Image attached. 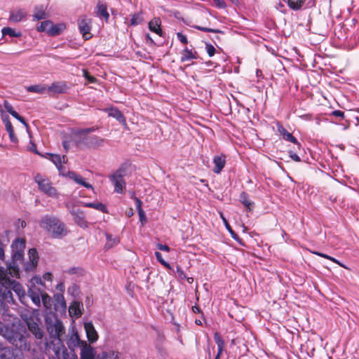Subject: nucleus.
<instances>
[{
  "instance_id": "nucleus-1",
  "label": "nucleus",
  "mask_w": 359,
  "mask_h": 359,
  "mask_svg": "<svg viewBox=\"0 0 359 359\" xmlns=\"http://www.w3.org/2000/svg\"><path fill=\"white\" fill-rule=\"evenodd\" d=\"M20 275L19 268L15 263L10 264L6 268L0 266V293L3 300L7 302H13L11 290L15 292L20 302L25 297V291L23 287L15 280H11L10 277L18 278Z\"/></svg>"
},
{
  "instance_id": "nucleus-2",
  "label": "nucleus",
  "mask_w": 359,
  "mask_h": 359,
  "mask_svg": "<svg viewBox=\"0 0 359 359\" xmlns=\"http://www.w3.org/2000/svg\"><path fill=\"white\" fill-rule=\"evenodd\" d=\"M39 226L54 238H62L67 233L65 224L53 215H46L43 217L39 221Z\"/></svg>"
},
{
  "instance_id": "nucleus-3",
  "label": "nucleus",
  "mask_w": 359,
  "mask_h": 359,
  "mask_svg": "<svg viewBox=\"0 0 359 359\" xmlns=\"http://www.w3.org/2000/svg\"><path fill=\"white\" fill-rule=\"evenodd\" d=\"M5 339L22 351L29 349V344L27 340L26 330L23 327L15 326V325H11Z\"/></svg>"
},
{
  "instance_id": "nucleus-4",
  "label": "nucleus",
  "mask_w": 359,
  "mask_h": 359,
  "mask_svg": "<svg viewBox=\"0 0 359 359\" xmlns=\"http://www.w3.org/2000/svg\"><path fill=\"white\" fill-rule=\"evenodd\" d=\"M47 331L50 337L60 341V337L65 333L62 323L55 315H48L45 318Z\"/></svg>"
},
{
  "instance_id": "nucleus-5",
  "label": "nucleus",
  "mask_w": 359,
  "mask_h": 359,
  "mask_svg": "<svg viewBox=\"0 0 359 359\" xmlns=\"http://www.w3.org/2000/svg\"><path fill=\"white\" fill-rule=\"evenodd\" d=\"M34 182L37 184L39 189L49 197L57 198L59 194L50 181L45 176L37 173L34 177Z\"/></svg>"
},
{
  "instance_id": "nucleus-6",
  "label": "nucleus",
  "mask_w": 359,
  "mask_h": 359,
  "mask_svg": "<svg viewBox=\"0 0 359 359\" xmlns=\"http://www.w3.org/2000/svg\"><path fill=\"white\" fill-rule=\"evenodd\" d=\"M125 170H118L109 178L114 185V191L118 194H123L126 190V182L123 180Z\"/></svg>"
},
{
  "instance_id": "nucleus-7",
  "label": "nucleus",
  "mask_w": 359,
  "mask_h": 359,
  "mask_svg": "<svg viewBox=\"0 0 359 359\" xmlns=\"http://www.w3.org/2000/svg\"><path fill=\"white\" fill-rule=\"evenodd\" d=\"M91 19L87 18H82L78 20L79 29L85 39H89L91 38L90 27Z\"/></svg>"
},
{
  "instance_id": "nucleus-8",
  "label": "nucleus",
  "mask_w": 359,
  "mask_h": 359,
  "mask_svg": "<svg viewBox=\"0 0 359 359\" xmlns=\"http://www.w3.org/2000/svg\"><path fill=\"white\" fill-rule=\"evenodd\" d=\"M29 261L24 264V269L26 271H29L35 269L37 266L39 256L38 252L35 248L29 249L28 252Z\"/></svg>"
},
{
  "instance_id": "nucleus-9",
  "label": "nucleus",
  "mask_w": 359,
  "mask_h": 359,
  "mask_svg": "<svg viewBox=\"0 0 359 359\" xmlns=\"http://www.w3.org/2000/svg\"><path fill=\"white\" fill-rule=\"evenodd\" d=\"M29 330L35 336L36 339H41L43 337V332L36 322L34 318H29L26 320Z\"/></svg>"
},
{
  "instance_id": "nucleus-10",
  "label": "nucleus",
  "mask_w": 359,
  "mask_h": 359,
  "mask_svg": "<svg viewBox=\"0 0 359 359\" xmlns=\"http://www.w3.org/2000/svg\"><path fill=\"white\" fill-rule=\"evenodd\" d=\"M43 291L36 287V285H29L28 290V296L32 302L38 307L41 306V297Z\"/></svg>"
},
{
  "instance_id": "nucleus-11",
  "label": "nucleus",
  "mask_w": 359,
  "mask_h": 359,
  "mask_svg": "<svg viewBox=\"0 0 359 359\" xmlns=\"http://www.w3.org/2000/svg\"><path fill=\"white\" fill-rule=\"evenodd\" d=\"M95 349L93 346L88 344L86 341H82L80 353L81 359H95Z\"/></svg>"
},
{
  "instance_id": "nucleus-12",
  "label": "nucleus",
  "mask_w": 359,
  "mask_h": 359,
  "mask_svg": "<svg viewBox=\"0 0 359 359\" xmlns=\"http://www.w3.org/2000/svg\"><path fill=\"white\" fill-rule=\"evenodd\" d=\"M1 105L2 109H4L5 112L9 113L12 116L21 122L27 129L28 128V124L26 123L24 118L20 116L19 114L14 110L12 104L8 100H5Z\"/></svg>"
},
{
  "instance_id": "nucleus-13",
  "label": "nucleus",
  "mask_w": 359,
  "mask_h": 359,
  "mask_svg": "<svg viewBox=\"0 0 359 359\" xmlns=\"http://www.w3.org/2000/svg\"><path fill=\"white\" fill-rule=\"evenodd\" d=\"M88 340L94 343L98 339V334L95 330L94 325L91 322H86L83 325Z\"/></svg>"
},
{
  "instance_id": "nucleus-14",
  "label": "nucleus",
  "mask_w": 359,
  "mask_h": 359,
  "mask_svg": "<svg viewBox=\"0 0 359 359\" xmlns=\"http://www.w3.org/2000/svg\"><path fill=\"white\" fill-rule=\"evenodd\" d=\"M84 144L92 148H97L103 145L104 140L96 135L86 136L84 140Z\"/></svg>"
},
{
  "instance_id": "nucleus-15",
  "label": "nucleus",
  "mask_w": 359,
  "mask_h": 359,
  "mask_svg": "<svg viewBox=\"0 0 359 359\" xmlns=\"http://www.w3.org/2000/svg\"><path fill=\"white\" fill-rule=\"evenodd\" d=\"M67 86L65 82H54L47 87V91L53 94H62L67 91Z\"/></svg>"
},
{
  "instance_id": "nucleus-16",
  "label": "nucleus",
  "mask_w": 359,
  "mask_h": 359,
  "mask_svg": "<svg viewBox=\"0 0 359 359\" xmlns=\"http://www.w3.org/2000/svg\"><path fill=\"white\" fill-rule=\"evenodd\" d=\"M67 177L74 181L76 184H80L87 189H93V187L86 182L85 180L79 174L73 171H67Z\"/></svg>"
},
{
  "instance_id": "nucleus-17",
  "label": "nucleus",
  "mask_w": 359,
  "mask_h": 359,
  "mask_svg": "<svg viewBox=\"0 0 359 359\" xmlns=\"http://www.w3.org/2000/svg\"><path fill=\"white\" fill-rule=\"evenodd\" d=\"M105 111L108 112L109 116L116 118L121 124L126 126V121L123 113L116 107H110L105 109Z\"/></svg>"
},
{
  "instance_id": "nucleus-18",
  "label": "nucleus",
  "mask_w": 359,
  "mask_h": 359,
  "mask_svg": "<svg viewBox=\"0 0 359 359\" xmlns=\"http://www.w3.org/2000/svg\"><path fill=\"white\" fill-rule=\"evenodd\" d=\"M213 163L215 166L212 170L215 173L219 174L226 164V156L223 154L220 156H215L213 158Z\"/></svg>"
},
{
  "instance_id": "nucleus-19",
  "label": "nucleus",
  "mask_w": 359,
  "mask_h": 359,
  "mask_svg": "<svg viewBox=\"0 0 359 359\" xmlns=\"http://www.w3.org/2000/svg\"><path fill=\"white\" fill-rule=\"evenodd\" d=\"M277 128L278 133L283 136L285 140L298 144L299 146L300 145L297 140L290 133L287 132L282 125L278 123Z\"/></svg>"
},
{
  "instance_id": "nucleus-20",
  "label": "nucleus",
  "mask_w": 359,
  "mask_h": 359,
  "mask_svg": "<svg viewBox=\"0 0 359 359\" xmlns=\"http://www.w3.org/2000/svg\"><path fill=\"white\" fill-rule=\"evenodd\" d=\"M71 213L74 217V222L81 227L86 228L88 226L87 222L85 220L83 212L79 210H72Z\"/></svg>"
},
{
  "instance_id": "nucleus-21",
  "label": "nucleus",
  "mask_w": 359,
  "mask_h": 359,
  "mask_svg": "<svg viewBox=\"0 0 359 359\" xmlns=\"http://www.w3.org/2000/svg\"><path fill=\"white\" fill-rule=\"evenodd\" d=\"M161 20L158 18H154L149 22V29L151 32H153L161 36L163 32L161 29Z\"/></svg>"
},
{
  "instance_id": "nucleus-22",
  "label": "nucleus",
  "mask_w": 359,
  "mask_h": 359,
  "mask_svg": "<svg viewBox=\"0 0 359 359\" xmlns=\"http://www.w3.org/2000/svg\"><path fill=\"white\" fill-rule=\"evenodd\" d=\"M83 304L79 302H73L69 307V313L71 316L79 317L81 316V307Z\"/></svg>"
},
{
  "instance_id": "nucleus-23",
  "label": "nucleus",
  "mask_w": 359,
  "mask_h": 359,
  "mask_svg": "<svg viewBox=\"0 0 359 359\" xmlns=\"http://www.w3.org/2000/svg\"><path fill=\"white\" fill-rule=\"evenodd\" d=\"M55 299V307L56 309H60L65 311L67 308L66 302L65 297L62 293H57L54 295Z\"/></svg>"
},
{
  "instance_id": "nucleus-24",
  "label": "nucleus",
  "mask_w": 359,
  "mask_h": 359,
  "mask_svg": "<svg viewBox=\"0 0 359 359\" xmlns=\"http://www.w3.org/2000/svg\"><path fill=\"white\" fill-rule=\"evenodd\" d=\"M197 53L196 51H193L189 50L187 47H186L182 53L181 62H187L193 59H197Z\"/></svg>"
},
{
  "instance_id": "nucleus-25",
  "label": "nucleus",
  "mask_w": 359,
  "mask_h": 359,
  "mask_svg": "<svg viewBox=\"0 0 359 359\" xmlns=\"http://www.w3.org/2000/svg\"><path fill=\"white\" fill-rule=\"evenodd\" d=\"M53 22L49 20L43 21L41 23L39 27L38 28L39 31L41 32H46L48 34L51 36H56L57 32H52L51 27H53Z\"/></svg>"
},
{
  "instance_id": "nucleus-26",
  "label": "nucleus",
  "mask_w": 359,
  "mask_h": 359,
  "mask_svg": "<svg viewBox=\"0 0 359 359\" xmlns=\"http://www.w3.org/2000/svg\"><path fill=\"white\" fill-rule=\"evenodd\" d=\"M26 14L23 10L14 11L11 13L9 19L13 22H18L25 18Z\"/></svg>"
},
{
  "instance_id": "nucleus-27",
  "label": "nucleus",
  "mask_w": 359,
  "mask_h": 359,
  "mask_svg": "<svg viewBox=\"0 0 359 359\" xmlns=\"http://www.w3.org/2000/svg\"><path fill=\"white\" fill-rule=\"evenodd\" d=\"M26 90L27 92H29V93L44 94L46 92H47V87L43 85H41V84H37V85L29 86L27 87Z\"/></svg>"
},
{
  "instance_id": "nucleus-28",
  "label": "nucleus",
  "mask_w": 359,
  "mask_h": 359,
  "mask_svg": "<svg viewBox=\"0 0 359 359\" xmlns=\"http://www.w3.org/2000/svg\"><path fill=\"white\" fill-rule=\"evenodd\" d=\"M49 159L55 165L57 168H60L61 167L62 163H65L67 159L66 156H62V157L58 154H49Z\"/></svg>"
},
{
  "instance_id": "nucleus-29",
  "label": "nucleus",
  "mask_w": 359,
  "mask_h": 359,
  "mask_svg": "<svg viewBox=\"0 0 359 359\" xmlns=\"http://www.w3.org/2000/svg\"><path fill=\"white\" fill-rule=\"evenodd\" d=\"M240 201L250 211L254 207V202L251 201L249 196L245 192H242L240 195Z\"/></svg>"
},
{
  "instance_id": "nucleus-30",
  "label": "nucleus",
  "mask_w": 359,
  "mask_h": 359,
  "mask_svg": "<svg viewBox=\"0 0 359 359\" xmlns=\"http://www.w3.org/2000/svg\"><path fill=\"white\" fill-rule=\"evenodd\" d=\"M305 1L306 0H287L288 6L294 11L301 9Z\"/></svg>"
},
{
  "instance_id": "nucleus-31",
  "label": "nucleus",
  "mask_w": 359,
  "mask_h": 359,
  "mask_svg": "<svg viewBox=\"0 0 359 359\" xmlns=\"http://www.w3.org/2000/svg\"><path fill=\"white\" fill-rule=\"evenodd\" d=\"M86 207L88 208H92L95 210H97L99 211H101L102 212H107V206L100 203V202H95V203H87L85 204Z\"/></svg>"
},
{
  "instance_id": "nucleus-32",
  "label": "nucleus",
  "mask_w": 359,
  "mask_h": 359,
  "mask_svg": "<svg viewBox=\"0 0 359 359\" xmlns=\"http://www.w3.org/2000/svg\"><path fill=\"white\" fill-rule=\"evenodd\" d=\"M121 353L117 351H110L109 352H102L101 354V358L100 359H107L108 358H113V359H120L121 358Z\"/></svg>"
},
{
  "instance_id": "nucleus-33",
  "label": "nucleus",
  "mask_w": 359,
  "mask_h": 359,
  "mask_svg": "<svg viewBox=\"0 0 359 359\" xmlns=\"http://www.w3.org/2000/svg\"><path fill=\"white\" fill-rule=\"evenodd\" d=\"M83 341H81L79 339V336L77 333L73 334L70 339H69L67 344L69 348L75 347L77 346H81V343Z\"/></svg>"
},
{
  "instance_id": "nucleus-34",
  "label": "nucleus",
  "mask_w": 359,
  "mask_h": 359,
  "mask_svg": "<svg viewBox=\"0 0 359 359\" xmlns=\"http://www.w3.org/2000/svg\"><path fill=\"white\" fill-rule=\"evenodd\" d=\"M214 339L217 345L219 354H222L224 348V341L219 333L215 332L214 334Z\"/></svg>"
},
{
  "instance_id": "nucleus-35",
  "label": "nucleus",
  "mask_w": 359,
  "mask_h": 359,
  "mask_svg": "<svg viewBox=\"0 0 359 359\" xmlns=\"http://www.w3.org/2000/svg\"><path fill=\"white\" fill-rule=\"evenodd\" d=\"M41 302L43 303L46 309H48L51 308L53 301L51 297L46 292H43L41 297Z\"/></svg>"
},
{
  "instance_id": "nucleus-36",
  "label": "nucleus",
  "mask_w": 359,
  "mask_h": 359,
  "mask_svg": "<svg viewBox=\"0 0 359 359\" xmlns=\"http://www.w3.org/2000/svg\"><path fill=\"white\" fill-rule=\"evenodd\" d=\"M144 19L142 14L140 13H137L132 15L130 25L132 26H136L142 23Z\"/></svg>"
},
{
  "instance_id": "nucleus-37",
  "label": "nucleus",
  "mask_w": 359,
  "mask_h": 359,
  "mask_svg": "<svg viewBox=\"0 0 359 359\" xmlns=\"http://www.w3.org/2000/svg\"><path fill=\"white\" fill-rule=\"evenodd\" d=\"M314 254L320 256V257H324L325 259H330L331 260L332 262L337 264L338 265H339L340 266L344 268V269H348V268L344 265V264L341 263L339 260L336 259L335 258L331 257V256H329L326 254H324V253H322V252H315Z\"/></svg>"
},
{
  "instance_id": "nucleus-38",
  "label": "nucleus",
  "mask_w": 359,
  "mask_h": 359,
  "mask_svg": "<svg viewBox=\"0 0 359 359\" xmlns=\"http://www.w3.org/2000/svg\"><path fill=\"white\" fill-rule=\"evenodd\" d=\"M97 13L99 15L105 18V20H108L109 15L107 10V6L104 4H98L97 5Z\"/></svg>"
},
{
  "instance_id": "nucleus-39",
  "label": "nucleus",
  "mask_w": 359,
  "mask_h": 359,
  "mask_svg": "<svg viewBox=\"0 0 359 359\" xmlns=\"http://www.w3.org/2000/svg\"><path fill=\"white\" fill-rule=\"evenodd\" d=\"M3 35H8L11 37H18L20 36V33H16L15 31L11 27H4L1 30Z\"/></svg>"
},
{
  "instance_id": "nucleus-40",
  "label": "nucleus",
  "mask_w": 359,
  "mask_h": 359,
  "mask_svg": "<svg viewBox=\"0 0 359 359\" xmlns=\"http://www.w3.org/2000/svg\"><path fill=\"white\" fill-rule=\"evenodd\" d=\"M63 359H78L77 355L74 350L65 349L62 352Z\"/></svg>"
},
{
  "instance_id": "nucleus-41",
  "label": "nucleus",
  "mask_w": 359,
  "mask_h": 359,
  "mask_svg": "<svg viewBox=\"0 0 359 359\" xmlns=\"http://www.w3.org/2000/svg\"><path fill=\"white\" fill-rule=\"evenodd\" d=\"M155 256H156V258L157 259V260L163 265L164 266L165 268L168 269H171L172 267L170 266V264L169 263H168L167 262H165L163 257H162V255L161 252H155Z\"/></svg>"
},
{
  "instance_id": "nucleus-42",
  "label": "nucleus",
  "mask_w": 359,
  "mask_h": 359,
  "mask_svg": "<svg viewBox=\"0 0 359 359\" xmlns=\"http://www.w3.org/2000/svg\"><path fill=\"white\" fill-rule=\"evenodd\" d=\"M33 17L36 20H43L46 18V13L43 10H36Z\"/></svg>"
},
{
  "instance_id": "nucleus-43",
  "label": "nucleus",
  "mask_w": 359,
  "mask_h": 359,
  "mask_svg": "<svg viewBox=\"0 0 359 359\" xmlns=\"http://www.w3.org/2000/svg\"><path fill=\"white\" fill-rule=\"evenodd\" d=\"M10 327L11 326L6 325L4 323L0 321V335L5 338Z\"/></svg>"
},
{
  "instance_id": "nucleus-44",
  "label": "nucleus",
  "mask_w": 359,
  "mask_h": 359,
  "mask_svg": "<svg viewBox=\"0 0 359 359\" xmlns=\"http://www.w3.org/2000/svg\"><path fill=\"white\" fill-rule=\"evenodd\" d=\"M0 115H1V120L4 122V123L11 122L8 115L6 114V113L5 112L4 109H2V105L1 103H0Z\"/></svg>"
},
{
  "instance_id": "nucleus-45",
  "label": "nucleus",
  "mask_w": 359,
  "mask_h": 359,
  "mask_svg": "<svg viewBox=\"0 0 359 359\" xmlns=\"http://www.w3.org/2000/svg\"><path fill=\"white\" fill-rule=\"evenodd\" d=\"M36 284L43 285V280L40 276H34L30 280L29 285H35Z\"/></svg>"
},
{
  "instance_id": "nucleus-46",
  "label": "nucleus",
  "mask_w": 359,
  "mask_h": 359,
  "mask_svg": "<svg viewBox=\"0 0 359 359\" xmlns=\"http://www.w3.org/2000/svg\"><path fill=\"white\" fill-rule=\"evenodd\" d=\"M205 49L207 51V53L210 57H212L215 53V48L210 43H206Z\"/></svg>"
},
{
  "instance_id": "nucleus-47",
  "label": "nucleus",
  "mask_w": 359,
  "mask_h": 359,
  "mask_svg": "<svg viewBox=\"0 0 359 359\" xmlns=\"http://www.w3.org/2000/svg\"><path fill=\"white\" fill-rule=\"evenodd\" d=\"M195 28L198 29V30H201V31H203V32H212V33H219V32H220V31L218 30V29L207 28V27H201V26H196Z\"/></svg>"
},
{
  "instance_id": "nucleus-48",
  "label": "nucleus",
  "mask_w": 359,
  "mask_h": 359,
  "mask_svg": "<svg viewBox=\"0 0 359 359\" xmlns=\"http://www.w3.org/2000/svg\"><path fill=\"white\" fill-rule=\"evenodd\" d=\"M13 353L11 349H6L4 353L2 355H0V359H12Z\"/></svg>"
},
{
  "instance_id": "nucleus-49",
  "label": "nucleus",
  "mask_w": 359,
  "mask_h": 359,
  "mask_svg": "<svg viewBox=\"0 0 359 359\" xmlns=\"http://www.w3.org/2000/svg\"><path fill=\"white\" fill-rule=\"evenodd\" d=\"M176 273L177 274V276L182 280L187 278L186 274L180 266H177L176 268Z\"/></svg>"
},
{
  "instance_id": "nucleus-50",
  "label": "nucleus",
  "mask_w": 359,
  "mask_h": 359,
  "mask_svg": "<svg viewBox=\"0 0 359 359\" xmlns=\"http://www.w3.org/2000/svg\"><path fill=\"white\" fill-rule=\"evenodd\" d=\"M83 76L88 81L89 83H93L96 81V78L90 76L86 70H83Z\"/></svg>"
},
{
  "instance_id": "nucleus-51",
  "label": "nucleus",
  "mask_w": 359,
  "mask_h": 359,
  "mask_svg": "<svg viewBox=\"0 0 359 359\" xmlns=\"http://www.w3.org/2000/svg\"><path fill=\"white\" fill-rule=\"evenodd\" d=\"M138 215L142 224L144 225L147 222V217L144 210H140V211H138Z\"/></svg>"
},
{
  "instance_id": "nucleus-52",
  "label": "nucleus",
  "mask_w": 359,
  "mask_h": 359,
  "mask_svg": "<svg viewBox=\"0 0 359 359\" xmlns=\"http://www.w3.org/2000/svg\"><path fill=\"white\" fill-rule=\"evenodd\" d=\"M107 243L106 244V246H107L108 248H111L113 245V244H115L118 242V240L116 238L112 240L109 235H107Z\"/></svg>"
},
{
  "instance_id": "nucleus-53",
  "label": "nucleus",
  "mask_w": 359,
  "mask_h": 359,
  "mask_svg": "<svg viewBox=\"0 0 359 359\" xmlns=\"http://www.w3.org/2000/svg\"><path fill=\"white\" fill-rule=\"evenodd\" d=\"M177 37L182 43L187 44L188 43L187 36L185 35L182 34V33H180V32L177 33Z\"/></svg>"
},
{
  "instance_id": "nucleus-54",
  "label": "nucleus",
  "mask_w": 359,
  "mask_h": 359,
  "mask_svg": "<svg viewBox=\"0 0 359 359\" xmlns=\"http://www.w3.org/2000/svg\"><path fill=\"white\" fill-rule=\"evenodd\" d=\"M157 248L160 250L165 251V252H170V248L168 245L161 244V243L157 244Z\"/></svg>"
},
{
  "instance_id": "nucleus-55",
  "label": "nucleus",
  "mask_w": 359,
  "mask_h": 359,
  "mask_svg": "<svg viewBox=\"0 0 359 359\" xmlns=\"http://www.w3.org/2000/svg\"><path fill=\"white\" fill-rule=\"evenodd\" d=\"M226 229H228V231L231 233V237L234 240H238V237L237 234L232 230V229L231 228L230 225L228 223H226Z\"/></svg>"
},
{
  "instance_id": "nucleus-56",
  "label": "nucleus",
  "mask_w": 359,
  "mask_h": 359,
  "mask_svg": "<svg viewBox=\"0 0 359 359\" xmlns=\"http://www.w3.org/2000/svg\"><path fill=\"white\" fill-rule=\"evenodd\" d=\"M53 276L50 272H46L43 276V279L44 280L50 281L51 282L53 280Z\"/></svg>"
},
{
  "instance_id": "nucleus-57",
  "label": "nucleus",
  "mask_w": 359,
  "mask_h": 359,
  "mask_svg": "<svg viewBox=\"0 0 359 359\" xmlns=\"http://www.w3.org/2000/svg\"><path fill=\"white\" fill-rule=\"evenodd\" d=\"M8 133L9 135V138L12 142L15 143L18 142V138L15 135L14 130H12L11 132H8Z\"/></svg>"
},
{
  "instance_id": "nucleus-58",
  "label": "nucleus",
  "mask_w": 359,
  "mask_h": 359,
  "mask_svg": "<svg viewBox=\"0 0 359 359\" xmlns=\"http://www.w3.org/2000/svg\"><path fill=\"white\" fill-rule=\"evenodd\" d=\"M95 130H96V128L94 127L88 128H86V129L80 130L79 132V134H88L90 133L94 132Z\"/></svg>"
},
{
  "instance_id": "nucleus-59",
  "label": "nucleus",
  "mask_w": 359,
  "mask_h": 359,
  "mask_svg": "<svg viewBox=\"0 0 359 359\" xmlns=\"http://www.w3.org/2000/svg\"><path fill=\"white\" fill-rule=\"evenodd\" d=\"M134 200L135 202V206L137 210V212L140 211V210H143L142 208V201L137 197H135Z\"/></svg>"
},
{
  "instance_id": "nucleus-60",
  "label": "nucleus",
  "mask_w": 359,
  "mask_h": 359,
  "mask_svg": "<svg viewBox=\"0 0 359 359\" xmlns=\"http://www.w3.org/2000/svg\"><path fill=\"white\" fill-rule=\"evenodd\" d=\"M214 1L217 6L220 8H224L226 7V4L223 0H214Z\"/></svg>"
},
{
  "instance_id": "nucleus-61",
  "label": "nucleus",
  "mask_w": 359,
  "mask_h": 359,
  "mask_svg": "<svg viewBox=\"0 0 359 359\" xmlns=\"http://www.w3.org/2000/svg\"><path fill=\"white\" fill-rule=\"evenodd\" d=\"M14 259L15 261H20V262H22V259H23V255L21 252H17L15 255H14Z\"/></svg>"
},
{
  "instance_id": "nucleus-62",
  "label": "nucleus",
  "mask_w": 359,
  "mask_h": 359,
  "mask_svg": "<svg viewBox=\"0 0 359 359\" xmlns=\"http://www.w3.org/2000/svg\"><path fill=\"white\" fill-rule=\"evenodd\" d=\"M56 289L60 291L61 293H62L65 290V286L64 283L60 282L56 285Z\"/></svg>"
},
{
  "instance_id": "nucleus-63",
  "label": "nucleus",
  "mask_w": 359,
  "mask_h": 359,
  "mask_svg": "<svg viewBox=\"0 0 359 359\" xmlns=\"http://www.w3.org/2000/svg\"><path fill=\"white\" fill-rule=\"evenodd\" d=\"M51 31L52 32H57V35L60 34V32H61V25H55L54 24H53V27H51Z\"/></svg>"
},
{
  "instance_id": "nucleus-64",
  "label": "nucleus",
  "mask_w": 359,
  "mask_h": 359,
  "mask_svg": "<svg viewBox=\"0 0 359 359\" xmlns=\"http://www.w3.org/2000/svg\"><path fill=\"white\" fill-rule=\"evenodd\" d=\"M290 156L292 160H294L296 162L301 161L299 156L295 153L290 152Z\"/></svg>"
}]
</instances>
